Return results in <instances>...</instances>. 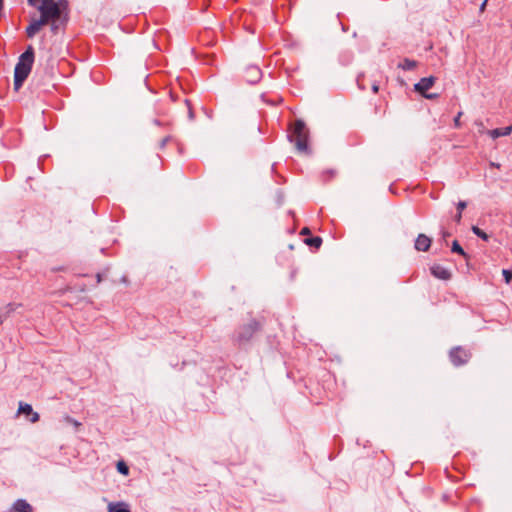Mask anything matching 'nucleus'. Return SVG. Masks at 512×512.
<instances>
[{"mask_svg": "<svg viewBox=\"0 0 512 512\" xmlns=\"http://www.w3.org/2000/svg\"><path fill=\"white\" fill-rule=\"evenodd\" d=\"M288 140L295 144L298 152L308 154L310 149L308 146L309 131L304 121L298 119L292 127V133L289 134Z\"/></svg>", "mask_w": 512, "mask_h": 512, "instance_id": "2", "label": "nucleus"}, {"mask_svg": "<svg viewBox=\"0 0 512 512\" xmlns=\"http://www.w3.org/2000/svg\"><path fill=\"white\" fill-rule=\"evenodd\" d=\"M37 9L41 14L38 20L42 21L43 25L57 20L61 15L60 5L55 0H42L41 5L37 6Z\"/></svg>", "mask_w": 512, "mask_h": 512, "instance_id": "3", "label": "nucleus"}, {"mask_svg": "<svg viewBox=\"0 0 512 512\" xmlns=\"http://www.w3.org/2000/svg\"><path fill=\"white\" fill-rule=\"evenodd\" d=\"M44 26L42 21H39L38 19H34L31 21V23L26 28V34L29 38L34 37L41 27Z\"/></svg>", "mask_w": 512, "mask_h": 512, "instance_id": "13", "label": "nucleus"}, {"mask_svg": "<svg viewBox=\"0 0 512 512\" xmlns=\"http://www.w3.org/2000/svg\"><path fill=\"white\" fill-rule=\"evenodd\" d=\"M474 124L478 127V132L480 134L487 133L481 120H476Z\"/></svg>", "mask_w": 512, "mask_h": 512, "instance_id": "24", "label": "nucleus"}, {"mask_svg": "<svg viewBox=\"0 0 512 512\" xmlns=\"http://www.w3.org/2000/svg\"><path fill=\"white\" fill-rule=\"evenodd\" d=\"M512 132V126H506V127H502V128H496V129H492V130H487V134L493 138V139H497L499 137H502V136H508L510 135Z\"/></svg>", "mask_w": 512, "mask_h": 512, "instance_id": "12", "label": "nucleus"}, {"mask_svg": "<svg viewBox=\"0 0 512 512\" xmlns=\"http://www.w3.org/2000/svg\"><path fill=\"white\" fill-rule=\"evenodd\" d=\"M245 80L249 84H256L262 77V71L258 66L250 65L245 69Z\"/></svg>", "mask_w": 512, "mask_h": 512, "instance_id": "6", "label": "nucleus"}, {"mask_svg": "<svg viewBox=\"0 0 512 512\" xmlns=\"http://www.w3.org/2000/svg\"><path fill=\"white\" fill-rule=\"evenodd\" d=\"M457 212H461L467 207V203L465 201H459L457 203Z\"/></svg>", "mask_w": 512, "mask_h": 512, "instance_id": "27", "label": "nucleus"}, {"mask_svg": "<svg viewBox=\"0 0 512 512\" xmlns=\"http://www.w3.org/2000/svg\"><path fill=\"white\" fill-rule=\"evenodd\" d=\"M262 328V322L256 319H251L249 323L242 324L234 330L231 336V340L234 345H237L239 347L245 346L248 343H250L254 335L261 331Z\"/></svg>", "mask_w": 512, "mask_h": 512, "instance_id": "1", "label": "nucleus"}, {"mask_svg": "<svg viewBox=\"0 0 512 512\" xmlns=\"http://www.w3.org/2000/svg\"><path fill=\"white\" fill-rule=\"evenodd\" d=\"M171 137L170 136H166L165 138H163L160 143H159V148L160 149H164L165 146L167 145V143L170 141Z\"/></svg>", "mask_w": 512, "mask_h": 512, "instance_id": "26", "label": "nucleus"}, {"mask_svg": "<svg viewBox=\"0 0 512 512\" xmlns=\"http://www.w3.org/2000/svg\"><path fill=\"white\" fill-rule=\"evenodd\" d=\"M18 413L25 414V415H31V418H30L31 423H36L37 421H39V418H40L39 414L37 412H34L32 406L28 403L20 402L19 408H18Z\"/></svg>", "mask_w": 512, "mask_h": 512, "instance_id": "9", "label": "nucleus"}, {"mask_svg": "<svg viewBox=\"0 0 512 512\" xmlns=\"http://www.w3.org/2000/svg\"><path fill=\"white\" fill-rule=\"evenodd\" d=\"M185 103H186V105L188 107V117H189V119L190 120H194L195 115H194L193 109L191 107L190 101L188 99H186Z\"/></svg>", "mask_w": 512, "mask_h": 512, "instance_id": "23", "label": "nucleus"}, {"mask_svg": "<svg viewBox=\"0 0 512 512\" xmlns=\"http://www.w3.org/2000/svg\"><path fill=\"white\" fill-rule=\"evenodd\" d=\"M430 271H431V274L435 278L441 279V280H449L451 278V276H452V274H451L449 269H447L446 267H444L442 265H439V264L433 265L430 268Z\"/></svg>", "mask_w": 512, "mask_h": 512, "instance_id": "8", "label": "nucleus"}, {"mask_svg": "<svg viewBox=\"0 0 512 512\" xmlns=\"http://www.w3.org/2000/svg\"><path fill=\"white\" fill-rule=\"evenodd\" d=\"M346 61L343 62L344 64H348L352 59V53H349L347 56H345Z\"/></svg>", "mask_w": 512, "mask_h": 512, "instance_id": "34", "label": "nucleus"}, {"mask_svg": "<svg viewBox=\"0 0 512 512\" xmlns=\"http://www.w3.org/2000/svg\"><path fill=\"white\" fill-rule=\"evenodd\" d=\"M378 90H379V86H378L376 83H374V84L372 85V91H373L374 93H377V92H378Z\"/></svg>", "mask_w": 512, "mask_h": 512, "instance_id": "36", "label": "nucleus"}, {"mask_svg": "<svg viewBox=\"0 0 512 512\" xmlns=\"http://www.w3.org/2000/svg\"><path fill=\"white\" fill-rule=\"evenodd\" d=\"M21 304L8 303L4 308L0 309V312L7 319Z\"/></svg>", "mask_w": 512, "mask_h": 512, "instance_id": "17", "label": "nucleus"}, {"mask_svg": "<svg viewBox=\"0 0 512 512\" xmlns=\"http://www.w3.org/2000/svg\"><path fill=\"white\" fill-rule=\"evenodd\" d=\"M502 274H503V277L505 279V282L506 283H510V281L512 280V271L508 270V269H504L502 271Z\"/></svg>", "mask_w": 512, "mask_h": 512, "instance_id": "22", "label": "nucleus"}, {"mask_svg": "<svg viewBox=\"0 0 512 512\" xmlns=\"http://www.w3.org/2000/svg\"><path fill=\"white\" fill-rule=\"evenodd\" d=\"M108 512H131L124 502L109 503Z\"/></svg>", "mask_w": 512, "mask_h": 512, "instance_id": "15", "label": "nucleus"}, {"mask_svg": "<svg viewBox=\"0 0 512 512\" xmlns=\"http://www.w3.org/2000/svg\"><path fill=\"white\" fill-rule=\"evenodd\" d=\"M300 234L301 235H309V234H311V231L308 227H304V228H302Z\"/></svg>", "mask_w": 512, "mask_h": 512, "instance_id": "31", "label": "nucleus"}, {"mask_svg": "<svg viewBox=\"0 0 512 512\" xmlns=\"http://www.w3.org/2000/svg\"><path fill=\"white\" fill-rule=\"evenodd\" d=\"M117 470L122 475H128L129 473V468L123 461L117 463Z\"/></svg>", "mask_w": 512, "mask_h": 512, "instance_id": "21", "label": "nucleus"}, {"mask_svg": "<svg viewBox=\"0 0 512 512\" xmlns=\"http://www.w3.org/2000/svg\"><path fill=\"white\" fill-rule=\"evenodd\" d=\"M322 238L319 237V236H312V237H308L304 240V243L306 245H308L309 247H313V248H320V246L322 245Z\"/></svg>", "mask_w": 512, "mask_h": 512, "instance_id": "16", "label": "nucleus"}, {"mask_svg": "<svg viewBox=\"0 0 512 512\" xmlns=\"http://www.w3.org/2000/svg\"><path fill=\"white\" fill-rule=\"evenodd\" d=\"M487 2H488V0H484V1L482 2V4L480 5V8H479V9H480V11H481V12H483V11L485 10V7H486V5H487Z\"/></svg>", "mask_w": 512, "mask_h": 512, "instance_id": "33", "label": "nucleus"}, {"mask_svg": "<svg viewBox=\"0 0 512 512\" xmlns=\"http://www.w3.org/2000/svg\"><path fill=\"white\" fill-rule=\"evenodd\" d=\"M462 112H459L456 117L454 118V126L455 128H459L461 126L460 118L462 116Z\"/></svg>", "mask_w": 512, "mask_h": 512, "instance_id": "25", "label": "nucleus"}, {"mask_svg": "<svg viewBox=\"0 0 512 512\" xmlns=\"http://www.w3.org/2000/svg\"><path fill=\"white\" fill-rule=\"evenodd\" d=\"M422 96H423L424 98H426V99H435V98H437V97H438V94H436V93H427V92H426V93H424Z\"/></svg>", "mask_w": 512, "mask_h": 512, "instance_id": "28", "label": "nucleus"}, {"mask_svg": "<svg viewBox=\"0 0 512 512\" xmlns=\"http://www.w3.org/2000/svg\"><path fill=\"white\" fill-rule=\"evenodd\" d=\"M346 61L343 62L344 64H348L352 59V53H349L347 56H345Z\"/></svg>", "mask_w": 512, "mask_h": 512, "instance_id": "35", "label": "nucleus"}, {"mask_svg": "<svg viewBox=\"0 0 512 512\" xmlns=\"http://www.w3.org/2000/svg\"><path fill=\"white\" fill-rule=\"evenodd\" d=\"M461 219H462V213L461 212H457L456 215L454 216V221L456 223H460Z\"/></svg>", "mask_w": 512, "mask_h": 512, "instance_id": "30", "label": "nucleus"}, {"mask_svg": "<svg viewBox=\"0 0 512 512\" xmlns=\"http://www.w3.org/2000/svg\"><path fill=\"white\" fill-rule=\"evenodd\" d=\"M451 252L459 254L463 256L464 258H468L467 253L464 251V249L461 247L459 242L457 240H454L451 245Z\"/></svg>", "mask_w": 512, "mask_h": 512, "instance_id": "18", "label": "nucleus"}, {"mask_svg": "<svg viewBox=\"0 0 512 512\" xmlns=\"http://www.w3.org/2000/svg\"><path fill=\"white\" fill-rule=\"evenodd\" d=\"M101 281H102V276H101V274L98 273L97 274V282L99 283Z\"/></svg>", "mask_w": 512, "mask_h": 512, "instance_id": "39", "label": "nucleus"}, {"mask_svg": "<svg viewBox=\"0 0 512 512\" xmlns=\"http://www.w3.org/2000/svg\"><path fill=\"white\" fill-rule=\"evenodd\" d=\"M153 123L157 126H160L161 125V122L158 120V119H154L153 120Z\"/></svg>", "mask_w": 512, "mask_h": 512, "instance_id": "38", "label": "nucleus"}, {"mask_svg": "<svg viewBox=\"0 0 512 512\" xmlns=\"http://www.w3.org/2000/svg\"><path fill=\"white\" fill-rule=\"evenodd\" d=\"M436 78L434 76L424 77L414 85V90L423 95L426 93L435 83Z\"/></svg>", "mask_w": 512, "mask_h": 512, "instance_id": "7", "label": "nucleus"}, {"mask_svg": "<svg viewBox=\"0 0 512 512\" xmlns=\"http://www.w3.org/2000/svg\"><path fill=\"white\" fill-rule=\"evenodd\" d=\"M28 1V4L32 7H37V3L39 0H27Z\"/></svg>", "mask_w": 512, "mask_h": 512, "instance_id": "32", "label": "nucleus"}, {"mask_svg": "<svg viewBox=\"0 0 512 512\" xmlns=\"http://www.w3.org/2000/svg\"><path fill=\"white\" fill-rule=\"evenodd\" d=\"M6 320L5 316L0 312V325Z\"/></svg>", "mask_w": 512, "mask_h": 512, "instance_id": "37", "label": "nucleus"}, {"mask_svg": "<svg viewBox=\"0 0 512 512\" xmlns=\"http://www.w3.org/2000/svg\"><path fill=\"white\" fill-rule=\"evenodd\" d=\"M431 246V239L425 234H419L415 240V249L418 251L426 252Z\"/></svg>", "mask_w": 512, "mask_h": 512, "instance_id": "10", "label": "nucleus"}, {"mask_svg": "<svg viewBox=\"0 0 512 512\" xmlns=\"http://www.w3.org/2000/svg\"><path fill=\"white\" fill-rule=\"evenodd\" d=\"M35 59V52L32 45H29L26 50L20 55L17 64L14 68V73L29 76Z\"/></svg>", "mask_w": 512, "mask_h": 512, "instance_id": "4", "label": "nucleus"}, {"mask_svg": "<svg viewBox=\"0 0 512 512\" xmlns=\"http://www.w3.org/2000/svg\"><path fill=\"white\" fill-rule=\"evenodd\" d=\"M471 230L476 236H478L479 238H481L484 241H488L490 238V236L486 232H484L482 229H480L478 226H472Z\"/></svg>", "mask_w": 512, "mask_h": 512, "instance_id": "20", "label": "nucleus"}, {"mask_svg": "<svg viewBox=\"0 0 512 512\" xmlns=\"http://www.w3.org/2000/svg\"><path fill=\"white\" fill-rule=\"evenodd\" d=\"M28 77L14 73V89L18 91Z\"/></svg>", "mask_w": 512, "mask_h": 512, "instance_id": "19", "label": "nucleus"}, {"mask_svg": "<svg viewBox=\"0 0 512 512\" xmlns=\"http://www.w3.org/2000/svg\"><path fill=\"white\" fill-rule=\"evenodd\" d=\"M471 357V351L463 346H455L449 351V360L455 367H461L467 364Z\"/></svg>", "mask_w": 512, "mask_h": 512, "instance_id": "5", "label": "nucleus"}, {"mask_svg": "<svg viewBox=\"0 0 512 512\" xmlns=\"http://www.w3.org/2000/svg\"><path fill=\"white\" fill-rule=\"evenodd\" d=\"M11 512H33L32 506L24 499H17L12 507Z\"/></svg>", "mask_w": 512, "mask_h": 512, "instance_id": "11", "label": "nucleus"}, {"mask_svg": "<svg viewBox=\"0 0 512 512\" xmlns=\"http://www.w3.org/2000/svg\"><path fill=\"white\" fill-rule=\"evenodd\" d=\"M417 66L418 62L410 58H404L403 61L398 63L397 65L399 69H402L404 71L414 70Z\"/></svg>", "mask_w": 512, "mask_h": 512, "instance_id": "14", "label": "nucleus"}, {"mask_svg": "<svg viewBox=\"0 0 512 512\" xmlns=\"http://www.w3.org/2000/svg\"><path fill=\"white\" fill-rule=\"evenodd\" d=\"M441 235H442L443 240L446 241V239L451 236V233L445 229H442Z\"/></svg>", "mask_w": 512, "mask_h": 512, "instance_id": "29", "label": "nucleus"}]
</instances>
